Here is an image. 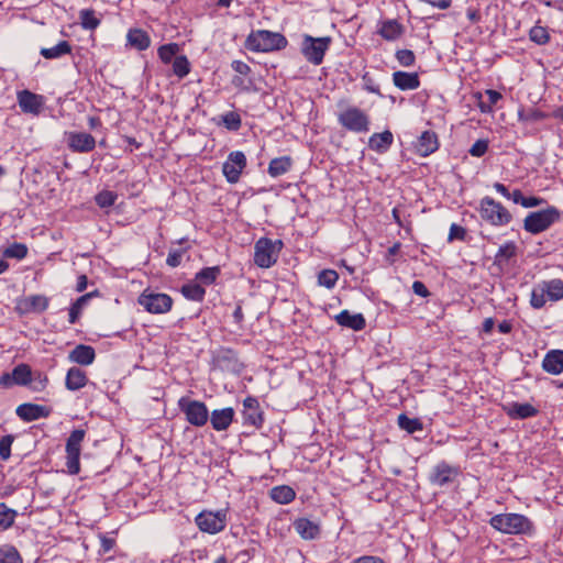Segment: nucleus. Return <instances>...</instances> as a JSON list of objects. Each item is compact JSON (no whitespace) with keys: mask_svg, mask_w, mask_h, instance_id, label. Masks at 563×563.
Instances as JSON below:
<instances>
[{"mask_svg":"<svg viewBox=\"0 0 563 563\" xmlns=\"http://www.w3.org/2000/svg\"><path fill=\"white\" fill-rule=\"evenodd\" d=\"M489 525L497 531L505 534H527L534 532L532 521L521 514H498L489 519Z\"/></svg>","mask_w":563,"mask_h":563,"instance_id":"obj_1","label":"nucleus"},{"mask_svg":"<svg viewBox=\"0 0 563 563\" xmlns=\"http://www.w3.org/2000/svg\"><path fill=\"white\" fill-rule=\"evenodd\" d=\"M287 44L288 41L283 34L267 30L252 31L245 40V47L251 52L279 51Z\"/></svg>","mask_w":563,"mask_h":563,"instance_id":"obj_2","label":"nucleus"},{"mask_svg":"<svg viewBox=\"0 0 563 563\" xmlns=\"http://www.w3.org/2000/svg\"><path fill=\"white\" fill-rule=\"evenodd\" d=\"M283 246L282 240L258 239L254 245V263L261 268L272 267L277 262Z\"/></svg>","mask_w":563,"mask_h":563,"instance_id":"obj_3","label":"nucleus"},{"mask_svg":"<svg viewBox=\"0 0 563 563\" xmlns=\"http://www.w3.org/2000/svg\"><path fill=\"white\" fill-rule=\"evenodd\" d=\"M481 218L494 227H504L511 222V213L498 201L484 197L479 202Z\"/></svg>","mask_w":563,"mask_h":563,"instance_id":"obj_4","label":"nucleus"},{"mask_svg":"<svg viewBox=\"0 0 563 563\" xmlns=\"http://www.w3.org/2000/svg\"><path fill=\"white\" fill-rule=\"evenodd\" d=\"M177 405L189 424L200 428L208 422L209 410L205 402L184 396L178 399Z\"/></svg>","mask_w":563,"mask_h":563,"instance_id":"obj_5","label":"nucleus"},{"mask_svg":"<svg viewBox=\"0 0 563 563\" xmlns=\"http://www.w3.org/2000/svg\"><path fill=\"white\" fill-rule=\"evenodd\" d=\"M559 218L560 213L554 207L530 212L523 220V229L531 234H539L548 230Z\"/></svg>","mask_w":563,"mask_h":563,"instance_id":"obj_6","label":"nucleus"},{"mask_svg":"<svg viewBox=\"0 0 563 563\" xmlns=\"http://www.w3.org/2000/svg\"><path fill=\"white\" fill-rule=\"evenodd\" d=\"M338 122L347 131L366 133L369 130V118L362 109L350 106L339 112Z\"/></svg>","mask_w":563,"mask_h":563,"instance_id":"obj_7","label":"nucleus"},{"mask_svg":"<svg viewBox=\"0 0 563 563\" xmlns=\"http://www.w3.org/2000/svg\"><path fill=\"white\" fill-rule=\"evenodd\" d=\"M331 44V37H313L311 35H305L301 44V53L305 58L313 64L320 65L323 62L325 52L329 49Z\"/></svg>","mask_w":563,"mask_h":563,"instance_id":"obj_8","label":"nucleus"},{"mask_svg":"<svg viewBox=\"0 0 563 563\" xmlns=\"http://www.w3.org/2000/svg\"><path fill=\"white\" fill-rule=\"evenodd\" d=\"M85 435V430L76 429L71 431L66 441V467L70 475H76L80 471L79 457Z\"/></svg>","mask_w":563,"mask_h":563,"instance_id":"obj_9","label":"nucleus"},{"mask_svg":"<svg viewBox=\"0 0 563 563\" xmlns=\"http://www.w3.org/2000/svg\"><path fill=\"white\" fill-rule=\"evenodd\" d=\"M137 302L147 312L154 314L167 313L173 307V299L169 295L162 292H147L146 290L140 295Z\"/></svg>","mask_w":563,"mask_h":563,"instance_id":"obj_10","label":"nucleus"},{"mask_svg":"<svg viewBox=\"0 0 563 563\" xmlns=\"http://www.w3.org/2000/svg\"><path fill=\"white\" fill-rule=\"evenodd\" d=\"M195 522L202 532L216 534L225 528L227 512L224 510L202 511L196 517Z\"/></svg>","mask_w":563,"mask_h":563,"instance_id":"obj_11","label":"nucleus"},{"mask_svg":"<svg viewBox=\"0 0 563 563\" xmlns=\"http://www.w3.org/2000/svg\"><path fill=\"white\" fill-rule=\"evenodd\" d=\"M246 167V156L241 151L231 152L222 165V173L230 184L240 180L243 169Z\"/></svg>","mask_w":563,"mask_h":563,"instance_id":"obj_12","label":"nucleus"},{"mask_svg":"<svg viewBox=\"0 0 563 563\" xmlns=\"http://www.w3.org/2000/svg\"><path fill=\"white\" fill-rule=\"evenodd\" d=\"M459 474V467L442 461L433 467L429 475V481L432 485L442 487L453 483Z\"/></svg>","mask_w":563,"mask_h":563,"instance_id":"obj_13","label":"nucleus"},{"mask_svg":"<svg viewBox=\"0 0 563 563\" xmlns=\"http://www.w3.org/2000/svg\"><path fill=\"white\" fill-rule=\"evenodd\" d=\"M18 104L22 112L38 115L44 108V97L30 90H21L16 93Z\"/></svg>","mask_w":563,"mask_h":563,"instance_id":"obj_14","label":"nucleus"},{"mask_svg":"<svg viewBox=\"0 0 563 563\" xmlns=\"http://www.w3.org/2000/svg\"><path fill=\"white\" fill-rule=\"evenodd\" d=\"M243 424L252 426L256 429L262 428L264 422L263 411L261 410L258 400L249 396L243 400Z\"/></svg>","mask_w":563,"mask_h":563,"instance_id":"obj_15","label":"nucleus"},{"mask_svg":"<svg viewBox=\"0 0 563 563\" xmlns=\"http://www.w3.org/2000/svg\"><path fill=\"white\" fill-rule=\"evenodd\" d=\"M67 145L75 153H89L96 146L95 137L86 132H69Z\"/></svg>","mask_w":563,"mask_h":563,"instance_id":"obj_16","label":"nucleus"},{"mask_svg":"<svg viewBox=\"0 0 563 563\" xmlns=\"http://www.w3.org/2000/svg\"><path fill=\"white\" fill-rule=\"evenodd\" d=\"M15 413L21 420L31 422L40 418H47L51 410L45 406L26 402L18 406Z\"/></svg>","mask_w":563,"mask_h":563,"instance_id":"obj_17","label":"nucleus"},{"mask_svg":"<svg viewBox=\"0 0 563 563\" xmlns=\"http://www.w3.org/2000/svg\"><path fill=\"white\" fill-rule=\"evenodd\" d=\"M235 411L232 407L214 409L209 413L210 423L216 431H225L234 420Z\"/></svg>","mask_w":563,"mask_h":563,"instance_id":"obj_18","label":"nucleus"},{"mask_svg":"<svg viewBox=\"0 0 563 563\" xmlns=\"http://www.w3.org/2000/svg\"><path fill=\"white\" fill-rule=\"evenodd\" d=\"M439 145L437 133L433 131H424L416 143V150L420 156L427 157L434 153L439 148Z\"/></svg>","mask_w":563,"mask_h":563,"instance_id":"obj_19","label":"nucleus"},{"mask_svg":"<svg viewBox=\"0 0 563 563\" xmlns=\"http://www.w3.org/2000/svg\"><path fill=\"white\" fill-rule=\"evenodd\" d=\"M68 358L73 363L81 366H88L93 363L96 358V351L90 345L78 344L69 352Z\"/></svg>","mask_w":563,"mask_h":563,"instance_id":"obj_20","label":"nucleus"},{"mask_svg":"<svg viewBox=\"0 0 563 563\" xmlns=\"http://www.w3.org/2000/svg\"><path fill=\"white\" fill-rule=\"evenodd\" d=\"M294 528L303 540H314L319 538L321 532L319 523L307 518L296 519L294 521Z\"/></svg>","mask_w":563,"mask_h":563,"instance_id":"obj_21","label":"nucleus"},{"mask_svg":"<svg viewBox=\"0 0 563 563\" xmlns=\"http://www.w3.org/2000/svg\"><path fill=\"white\" fill-rule=\"evenodd\" d=\"M338 324L352 329L354 331H361L365 328L366 321L362 313H351L349 310H342L334 317Z\"/></svg>","mask_w":563,"mask_h":563,"instance_id":"obj_22","label":"nucleus"},{"mask_svg":"<svg viewBox=\"0 0 563 563\" xmlns=\"http://www.w3.org/2000/svg\"><path fill=\"white\" fill-rule=\"evenodd\" d=\"M542 368L551 375H559L563 372V350L549 351L542 361Z\"/></svg>","mask_w":563,"mask_h":563,"instance_id":"obj_23","label":"nucleus"},{"mask_svg":"<svg viewBox=\"0 0 563 563\" xmlns=\"http://www.w3.org/2000/svg\"><path fill=\"white\" fill-rule=\"evenodd\" d=\"M393 82L400 90H415L420 86V79L417 73L395 71Z\"/></svg>","mask_w":563,"mask_h":563,"instance_id":"obj_24","label":"nucleus"},{"mask_svg":"<svg viewBox=\"0 0 563 563\" xmlns=\"http://www.w3.org/2000/svg\"><path fill=\"white\" fill-rule=\"evenodd\" d=\"M511 419H527L538 415V409L530 404L511 402L504 407Z\"/></svg>","mask_w":563,"mask_h":563,"instance_id":"obj_25","label":"nucleus"},{"mask_svg":"<svg viewBox=\"0 0 563 563\" xmlns=\"http://www.w3.org/2000/svg\"><path fill=\"white\" fill-rule=\"evenodd\" d=\"M88 383L86 372L79 367H70L66 374L65 385L68 390H79Z\"/></svg>","mask_w":563,"mask_h":563,"instance_id":"obj_26","label":"nucleus"},{"mask_svg":"<svg viewBox=\"0 0 563 563\" xmlns=\"http://www.w3.org/2000/svg\"><path fill=\"white\" fill-rule=\"evenodd\" d=\"M393 141V133L386 130L382 133H374L368 140V146L377 153H385L391 146Z\"/></svg>","mask_w":563,"mask_h":563,"instance_id":"obj_27","label":"nucleus"},{"mask_svg":"<svg viewBox=\"0 0 563 563\" xmlns=\"http://www.w3.org/2000/svg\"><path fill=\"white\" fill-rule=\"evenodd\" d=\"M404 33V26L397 20L382 22L378 34L386 41H395Z\"/></svg>","mask_w":563,"mask_h":563,"instance_id":"obj_28","label":"nucleus"},{"mask_svg":"<svg viewBox=\"0 0 563 563\" xmlns=\"http://www.w3.org/2000/svg\"><path fill=\"white\" fill-rule=\"evenodd\" d=\"M128 43L139 51H145L151 45L150 35L141 29H131L126 35Z\"/></svg>","mask_w":563,"mask_h":563,"instance_id":"obj_29","label":"nucleus"},{"mask_svg":"<svg viewBox=\"0 0 563 563\" xmlns=\"http://www.w3.org/2000/svg\"><path fill=\"white\" fill-rule=\"evenodd\" d=\"M543 288L548 300L559 301L563 299V280L554 278L550 280H543L540 283Z\"/></svg>","mask_w":563,"mask_h":563,"instance_id":"obj_30","label":"nucleus"},{"mask_svg":"<svg viewBox=\"0 0 563 563\" xmlns=\"http://www.w3.org/2000/svg\"><path fill=\"white\" fill-rule=\"evenodd\" d=\"M292 158L290 156H280L269 162L267 173L272 177H279L290 170Z\"/></svg>","mask_w":563,"mask_h":563,"instance_id":"obj_31","label":"nucleus"},{"mask_svg":"<svg viewBox=\"0 0 563 563\" xmlns=\"http://www.w3.org/2000/svg\"><path fill=\"white\" fill-rule=\"evenodd\" d=\"M269 496L275 503L287 505L295 499L296 493L290 486L279 485L271 489Z\"/></svg>","mask_w":563,"mask_h":563,"instance_id":"obj_32","label":"nucleus"},{"mask_svg":"<svg viewBox=\"0 0 563 563\" xmlns=\"http://www.w3.org/2000/svg\"><path fill=\"white\" fill-rule=\"evenodd\" d=\"M49 299L44 295H32L26 297L22 305L26 312H43L48 308Z\"/></svg>","mask_w":563,"mask_h":563,"instance_id":"obj_33","label":"nucleus"},{"mask_svg":"<svg viewBox=\"0 0 563 563\" xmlns=\"http://www.w3.org/2000/svg\"><path fill=\"white\" fill-rule=\"evenodd\" d=\"M487 96V101L482 100V92L475 93V98H477V107L479 108L482 113H490L493 111L494 106L503 98L501 93L497 90L487 89L485 91Z\"/></svg>","mask_w":563,"mask_h":563,"instance_id":"obj_34","label":"nucleus"},{"mask_svg":"<svg viewBox=\"0 0 563 563\" xmlns=\"http://www.w3.org/2000/svg\"><path fill=\"white\" fill-rule=\"evenodd\" d=\"M96 295H97V291L85 294V295L80 296L79 298H77L75 300V302L71 303V306L69 308V318H68V322L70 324H75L78 321L84 308L88 305L89 300Z\"/></svg>","mask_w":563,"mask_h":563,"instance_id":"obj_35","label":"nucleus"},{"mask_svg":"<svg viewBox=\"0 0 563 563\" xmlns=\"http://www.w3.org/2000/svg\"><path fill=\"white\" fill-rule=\"evenodd\" d=\"M517 255V245L510 241L499 246L495 255V264L503 266Z\"/></svg>","mask_w":563,"mask_h":563,"instance_id":"obj_36","label":"nucleus"},{"mask_svg":"<svg viewBox=\"0 0 563 563\" xmlns=\"http://www.w3.org/2000/svg\"><path fill=\"white\" fill-rule=\"evenodd\" d=\"M32 371L27 364H19L11 372L15 385L27 386L32 380Z\"/></svg>","mask_w":563,"mask_h":563,"instance_id":"obj_37","label":"nucleus"},{"mask_svg":"<svg viewBox=\"0 0 563 563\" xmlns=\"http://www.w3.org/2000/svg\"><path fill=\"white\" fill-rule=\"evenodd\" d=\"M71 46L67 41H60L53 47L42 48L40 54L46 59H56L64 55L70 54Z\"/></svg>","mask_w":563,"mask_h":563,"instance_id":"obj_38","label":"nucleus"},{"mask_svg":"<svg viewBox=\"0 0 563 563\" xmlns=\"http://www.w3.org/2000/svg\"><path fill=\"white\" fill-rule=\"evenodd\" d=\"M80 25L85 30H96L101 21L92 9H84L79 12Z\"/></svg>","mask_w":563,"mask_h":563,"instance_id":"obj_39","label":"nucleus"},{"mask_svg":"<svg viewBox=\"0 0 563 563\" xmlns=\"http://www.w3.org/2000/svg\"><path fill=\"white\" fill-rule=\"evenodd\" d=\"M0 563H23L22 556L12 544L0 545Z\"/></svg>","mask_w":563,"mask_h":563,"instance_id":"obj_40","label":"nucleus"},{"mask_svg":"<svg viewBox=\"0 0 563 563\" xmlns=\"http://www.w3.org/2000/svg\"><path fill=\"white\" fill-rule=\"evenodd\" d=\"M398 426L408 433H415L423 429L422 422L417 418H409L405 413L398 416Z\"/></svg>","mask_w":563,"mask_h":563,"instance_id":"obj_41","label":"nucleus"},{"mask_svg":"<svg viewBox=\"0 0 563 563\" xmlns=\"http://www.w3.org/2000/svg\"><path fill=\"white\" fill-rule=\"evenodd\" d=\"M181 294L189 300L202 301L206 290L198 284H186L181 287Z\"/></svg>","mask_w":563,"mask_h":563,"instance_id":"obj_42","label":"nucleus"},{"mask_svg":"<svg viewBox=\"0 0 563 563\" xmlns=\"http://www.w3.org/2000/svg\"><path fill=\"white\" fill-rule=\"evenodd\" d=\"M16 511L0 503V530H8L14 523Z\"/></svg>","mask_w":563,"mask_h":563,"instance_id":"obj_43","label":"nucleus"},{"mask_svg":"<svg viewBox=\"0 0 563 563\" xmlns=\"http://www.w3.org/2000/svg\"><path fill=\"white\" fill-rule=\"evenodd\" d=\"M339 279V274L334 269H322L318 274V285L328 289L334 288Z\"/></svg>","mask_w":563,"mask_h":563,"instance_id":"obj_44","label":"nucleus"},{"mask_svg":"<svg viewBox=\"0 0 563 563\" xmlns=\"http://www.w3.org/2000/svg\"><path fill=\"white\" fill-rule=\"evenodd\" d=\"M190 63L185 55H179L174 58L173 62V73L178 78H184L190 73Z\"/></svg>","mask_w":563,"mask_h":563,"instance_id":"obj_45","label":"nucleus"},{"mask_svg":"<svg viewBox=\"0 0 563 563\" xmlns=\"http://www.w3.org/2000/svg\"><path fill=\"white\" fill-rule=\"evenodd\" d=\"M220 275V268L218 266L205 267L197 273L196 279L205 285H211L216 282Z\"/></svg>","mask_w":563,"mask_h":563,"instance_id":"obj_46","label":"nucleus"},{"mask_svg":"<svg viewBox=\"0 0 563 563\" xmlns=\"http://www.w3.org/2000/svg\"><path fill=\"white\" fill-rule=\"evenodd\" d=\"M548 118V114L539 109L530 108L528 110H520L518 119L520 122H538Z\"/></svg>","mask_w":563,"mask_h":563,"instance_id":"obj_47","label":"nucleus"},{"mask_svg":"<svg viewBox=\"0 0 563 563\" xmlns=\"http://www.w3.org/2000/svg\"><path fill=\"white\" fill-rule=\"evenodd\" d=\"M178 52L179 45L177 43L164 44L158 48V57L163 63L168 64L177 56Z\"/></svg>","mask_w":563,"mask_h":563,"instance_id":"obj_48","label":"nucleus"},{"mask_svg":"<svg viewBox=\"0 0 563 563\" xmlns=\"http://www.w3.org/2000/svg\"><path fill=\"white\" fill-rule=\"evenodd\" d=\"M221 123L229 131H238L241 128L242 121L238 112L230 111L221 115Z\"/></svg>","mask_w":563,"mask_h":563,"instance_id":"obj_49","label":"nucleus"},{"mask_svg":"<svg viewBox=\"0 0 563 563\" xmlns=\"http://www.w3.org/2000/svg\"><path fill=\"white\" fill-rule=\"evenodd\" d=\"M529 38L538 45H544L550 41V35L547 27L534 25L529 32Z\"/></svg>","mask_w":563,"mask_h":563,"instance_id":"obj_50","label":"nucleus"},{"mask_svg":"<svg viewBox=\"0 0 563 563\" xmlns=\"http://www.w3.org/2000/svg\"><path fill=\"white\" fill-rule=\"evenodd\" d=\"M547 295L540 283L532 289L530 303L534 309H541L547 302Z\"/></svg>","mask_w":563,"mask_h":563,"instance_id":"obj_51","label":"nucleus"},{"mask_svg":"<svg viewBox=\"0 0 563 563\" xmlns=\"http://www.w3.org/2000/svg\"><path fill=\"white\" fill-rule=\"evenodd\" d=\"M117 198L118 195L115 192L102 190L96 196L95 200L100 208H108L114 205Z\"/></svg>","mask_w":563,"mask_h":563,"instance_id":"obj_52","label":"nucleus"},{"mask_svg":"<svg viewBox=\"0 0 563 563\" xmlns=\"http://www.w3.org/2000/svg\"><path fill=\"white\" fill-rule=\"evenodd\" d=\"M5 257L22 260L27 254V247L22 243H14L7 247L3 252Z\"/></svg>","mask_w":563,"mask_h":563,"instance_id":"obj_53","label":"nucleus"},{"mask_svg":"<svg viewBox=\"0 0 563 563\" xmlns=\"http://www.w3.org/2000/svg\"><path fill=\"white\" fill-rule=\"evenodd\" d=\"M398 63L404 67H410L416 62V56L410 49H398L395 55Z\"/></svg>","mask_w":563,"mask_h":563,"instance_id":"obj_54","label":"nucleus"},{"mask_svg":"<svg viewBox=\"0 0 563 563\" xmlns=\"http://www.w3.org/2000/svg\"><path fill=\"white\" fill-rule=\"evenodd\" d=\"M186 249H172L167 255L166 264L170 267H177L181 264Z\"/></svg>","mask_w":563,"mask_h":563,"instance_id":"obj_55","label":"nucleus"},{"mask_svg":"<svg viewBox=\"0 0 563 563\" xmlns=\"http://www.w3.org/2000/svg\"><path fill=\"white\" fill-rule=\"evenodd\" d=\"M14 441V437L11 434L4 435L0 439V457L7 461L11 455V445Z\"/></svg>","mask_w":563,"mask_h":563,"instance_id":"obj_56","label":"nucleus"},{"mask_svg":"<svg viewBox=\"0 0 563 563\" xmlns=\"http://www.w3.org/2000/svg\"><path fill=\"white\" fill-rule=\"evenodd\" d=\"M47 382L48 378L46 375L36 373L35 375L32 374V380L27 386H30L33 391H42L45 389Z\"/></svg>","mask_w":563,"mask_h":563,"instance_id":"obj_57","label":"nucleus"},{"mask_svg":"<svg viewBox=\"0 0 563 563\" xmlns=\"http://www.w3.org/2000/svg\"><path fill=\"white\" fill-rule=\"evenodd\" d=\"M488 151L487 140H477L470 148L468 153L474 157H482Z\"/></svg>","mask_w":563,"mask_h":563,"instance_id":"obj_58","label":"nucleus"},{"mask_svg":"<svg viewBox=\"0 0 563 563\" xmlns=\"http://www.w3.org/2000/svg\"><path fill=\"white\" fill-rule=\"evenodd\" d=\"M465 236H466V230L463 227H461L456 223L451 224L450 231H449V236H448L449 242H452L454 240L464 241Z\"/></svg>","mask_w":563,"mask_h":563,"instance_id":"obj_59","label":"nucleus"},{"mask_svg":"<svg viewBox=\"0 0 563 563\" xmlns=\"http://www.w3.org/2000/svg\"><path fill=\"white\" fill-rule=\"evenodd\" d=\"M100 550L99 553L106 554L110 552L115 545V539L108 537L107 534H100Z\"/></svg>","mask_w":563,"mask_h":563,"instance_id":"obj_60","label":"nucleus"},{"mask_svg":"<svg viewBox=\"0 0 563 563\" xmlns=\"http://www.w3.org/2000/svg\"><path fill=\"white\" fill-rule=\"evenodd\" d=\"M232 319L239 330L243 329L244 313L242 310V306L240 303L235 305L233 312H232Z\"/></svg>","mask_w":563,"mask_h":563,"instance_id":"obj_61","label":"nucleus"},{"mask_svg":"<svg viewBox=\"0 0 563 563\" xmlns=\"http://www.w3.org/2000/svg\"><path fill=\"white\" fill-rule=\"evenodd\" d=\"M543 202L544 200L542 198L531 196L523 197L520 206H522L523 208H534L542 205Z\"/></svg>","mask_w":563,"mask_h":563,"instance_id":"obj_62","label":"nucleus"},{"mask_svg":"<svg viewBox=\"0 0 563 563\" xmlns=\"http://www.w3.org/2000/svg\"><path fill=\"white\" fill-rule=\"evenodd\" d=\"M412 290L416 295L420 296V297H428L430 295L428 288L426 287V285L420 282V280H416L413 282L412 284Z\"/></svg>","mask_w":563,"mask_h":563,"instance_id":"obj_63","label":"nucleus"},{"mask_svg":"<svg viewBox=\"0 0 563 563\" xmlns=\"http://www.w3.org/2000/svg\"><path fill=\"white\" fill-rule=\"evenodd\" d=\"M352 563H385L383 559L373 555H364L355 559Z\"/></svg>","mask_w":563,"mask_h":563,"instance_id":"obj_64","label":"nucleus"}]
</instances>
